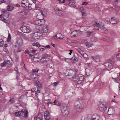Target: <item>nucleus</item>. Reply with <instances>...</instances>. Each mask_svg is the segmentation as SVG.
<instances>
[{
    "instance_id": "nucleus-34",
    "label": "nucleus",
    "mask_w": 120,
    "mask_h": 120,
    "mask_svg": "<svg viewBox=\"0 0 120 120\" xmlns=\"http://www.w3.org/2000/svg\"><path fill=\"white\" fill-rule=\"evenodd\" d=\"M86 46L88 48H90L93 45L92 44H90L89 42L86 43Z\"/></svg>"
},
{
    "instance_id": "nucleus-33",
    "label": "nucleus",
    "mask_w": 120,
    "mask_h": 120,
    "mask_svg": "<svg viewBox=\"0 0 120 120\" xmlns=\"http://www.w3.org/2000/svg\"><path fill=\"white\" fill-rule=\"evenodd\" d=\"M22 40L21 38H19L18 39L17 41V43L20 45L22 43Z\"/></svg>"
},
{
    "instance_id": "nucleus-37",
    "label": "nucleus",
    "mask_w": 120,
    "mask_h": 120,
    "mask_svg": "<svg viewBox=\"0 0 120 120\" xmlns=\"http://www.w3.org/2000/svg\"><path fill=\"white\" fill-rule=\"evenodd\" d=\"M71 60H73V61L74 62H75L78 61L77 59L75 57H73L71 59Z\"/></svg>"
},
{
    "instance_id": "nucleus-10",
    "label": "nucleus",
    "mask_w": 120,
    "mask_h": 120,
    "mask_svg": "<svg viewBox=\"0 0 120 120\" xmlns=\"http://www.w3.org/2000/svg\"><path fill=\"white\" fill-rule=\"evenodd\" d=\"M79 31L78 30H76L73 32H72L70 34V36L72 37H77L78 36V31Z\"/></svg>"
},
{
    "instance_id": "nucleus-25",
    "label": "nucleus",
    "mask_w": 120,
    "mask_h": 120,
    "mask_svg": "<svg viewBox=\"0 0 120 120\" xmlns=\"http://www.w3.org/2000/svg\"><path fill=\"white\" fill-rule=\"evenodd\" d=\"M45 55H44L40 59L41 63L43 64H44L45 63Z\"/></svg>"
},
{
    "instance_id": "nucleus-11",
    "label": "nucleus",
    "mask_w": 120,
    "mask_h": 120,
    "mask_svg": "<svg viewBox=\"0 0 120 120\" xmlns=\"http://www.w3.org/2000/svg\"><path fill=\"white\" fill-rule=\"evenodd\" d=\"M85 79V78L83 76H81L79 78V80L77 81V83L79 84L82 83Z\"/></svg>"
},
{
    "instance_id": "nucleus-45",
    "label": "nucleus",
    "mask_w": 120,
    "mask_h": 120,
    "mask_svg": "<svg viewBox=\"0 0 120 120\" xmlns=\"http://www.w3.org/2000/svg\"><path fill=\"white\" fill-rule=\"evenodd\" d=\"M83 57L85 58H88V55L84 53L82 55Z\"/></svg>"
},
{
    "instance_id": "nucleus-1",
    "label": "nucleus",
    "mask_w": 120,
    "mask_h": 120,
    "mask_svg": "<svg viewBox=\"0 0 120 120\" xmlns=\"http://www.w3.org/2000/svg\"><path fill=\"white\" fill-rule=\"evenodd\" d=\"M14 114L17 116L21 117L24 116L27 117L28 116V111L26 110L23 109L21 111L15 112Z\"/></svg>"
},
{
    "instance_id": "nucleus-16",
    "label": "nucleus",
    "mask_w": 120,
    "mask_h": 120,
    "mask_svg": "<svg viewBox=\"0 0 120 120\" xmlns=\"http://www.w3.org/2000/svg\"><path fill=\"white\" fill-rule=\"evenodd\" d=\"M50 117V113L48 111L45 112V120H49Z\"/></svg>"
},
{
    "instance_id": "nucleus-44",
    "label": "nucleus",
    "mask_w": 120,
    "mask_h": 120,
    "mask_svg": "<svg viewBox=\"0 0 120 120\" xmlns=\"http://www.w3.org/2000/svg\"><path fill=\"white\" fill-rule=\"evenodd\" d=\"M32 4H30L29 2V4L28 6V8L29 9L31 10L32 9Z\"/></svg>"
},
{
    "instance_id": "nucleus-54",
    "label": "nucleus",
    "mask_w": 120,
    "mask_h": 120,
    "mask_svg": "<svg viewBox=\"0 0 120 120\" xmlns=\"http://www.w3.org/2000/svg\"><path fill=\"white\" fill-rule=\"evenodd\" d=\"M64 60L66 62H68V60H71V58H65Z\"/></svg>"
},
{
    "instance_id": "nucleus-26",
    "label": "nucleus",
    "mask_w": 120,
    "mask_h": 120,
    "mask_svg": "<svg viewBox=\"0 0 120 120\" xmlns=\"http://www.w3.org/2000/svg\"><path fill=\"white\" fill-rule=\"evenodd\" d=\"M63 111V112H62V115L64 116H67L69 113L68 110H67L66 111Z\"/></svg>"
},
{
    "instance_id": "nucleus-56",
    "label": "nucleus",
    "mask_w": 120,
    "mask_h": 120,
    "mask_svg": "<svg viewBox=\"0 0 120 120\" xmlns=\"http://www.w3.org/2000/svg\"><path fill=\"white\" fill-rule=\"evenodd\" d=\"M82 4L83 5H86L88 4V3L86 2H83L82 3Z\"/></svg>"
},
{
    "instance_id": "nucleus-4",
    "label": "nucleus",
    "mask_w": 120,
    "mask_h": 120,
    "mask_svg": "<svg viewBox=\"0 0 120 120\" xmlns=\"http://www.w3.org/2000/svg\"><path fill=\"white\" fill-rule=\"evenodd\" d=\"M74 71H71L69 74L67 75L66 76L68 78H72L74 80L76 81L78 79V76L77 75L75 77H74Z\"/></svg>"
},
{
    "instance_id": "nucleus-42",
    "label": "nucleus",
    "mask_w": 120,
    "mask_h": 120,
    "mask_svg": "<svg viewBox=\"0 0 120 120\" xmlns=\"http://www.w3.org/2000/svg\"><path fill=\"white\" fill-rule=\"evenodd\" d=\"M36 84L37 86L39 87H42L41 84L39 82H37Z\"/></svg>"
},
{
    "instance_id": "nucleus-17",
    "label": "nucleus",
    "mask_w": 120,
    "mask_h": 120,
    "mask_svg": "<svg viewBox=\"0 0 120 120\" xmlns=\"http://www.w3.org/2000/svg\"><path fill=\"white\" fill-rule=\"evenodd\" d=\"M92 23L93 25L97 27V30H99L100 29V24L95 21H93Z\"/></svg>"
},
{
    "instance_id": "nucleus-30",
    "label": "nucleus",
    "mask_w": 120,
    "mask_h": 120,
    "mask_svg": "<svg viewBox=\"0 0 120 120\" xmlns=\"http://www.w3.org/2000/svg\"><path fill=\"white\" fill-rule=\"evenodd\" d=\"M46 29V30H45V33H47L45 34V35H48L49 34V33L50 32H49L48 33L49 29V27L48 26H46L45 29Z\"/></svg>"
},
{
    "instance_id": "nucleus-22",
    "label": "nucleus",
    "mask_w": 120,
    "mask_h": 120,
    "mask_svg": "<svg viewBox=\"0 0 120 120\" xmlns=\"http://www.w3.org/2000/svg\"><path fill=\"white\" fill-rule=\"evenodd\" d=\"M67 110H68L67 105H65V106H62L61 109V112H63V111H66Z\"/></svg>"
},
{
    "instance_id": "nucleus-49",
    "label": "nucleus",
    "mask_w": 120,
    "mask_h": 120,
    "mask_svg": "<svg viewBox=\"0 0 120 120\" xmlns=\"http://www.w3.org/2000/svg\"><path fill=\"white\" fill-rule=\"evenodd\" d=\"M101 28L102 29L104 30L105 31L107 30V29L104 26H103L102 27H101Z\"/></svg>"
},
{
    "instance_id": "nucleus-5",
    "label": "nucleus",
    "mask_w": 120,
    "mask_h": 120,
    "mask_svg": "<svg viewBox=\"0 0 120 120\" xmlns=\"http://www.w3.org/2000/svg\"><path fill=\"white\" fill-rule=\"evenodd\" d=\"M29 1L28 0H22L21 2V5L23 8L28 7Z\"/></svg>"
},
{
    "instance_id": "nucleus-48",
    "label": "nucleus",
    "mask_w": 120,
    "mask_h": 120,
    "mask_svg": "<svg viewBox=\"0 0 120 120\" xmlns=\"http://www.w3.org/2000/svg\"><path fill=\"white\" fill-rule=\"evenodd\" d=\"M80 9L81 11V12L82 13L84 12V9L83 7H80Z\"/></svg>"
},
{
    "instance_id": "nucleus-20",
    "label": "nucleus",
    "mask_w": 120,
    "mask_h": 120,
    "mask_svg": "<svg viewBox=\"0 0 120 120\" xmlns=\"http://www.w3.org/2000/svg\"><path fill=\"white\" fill-rule=\"evenodd\" d=\"M7 8L8 11H10L13 10L14 7L13 6H11L10 5H9L7 6Z\"/></svg>"
},
{
    "instance_id": "nucleus-59",
    "label": "nucleus",
    "mask_w": 120,
    "mask_h": 120,
    "mask_svg": "<svg viewBox=\"0 0 120 120\" xmlns=\"http://www.w3.org/2000/svg\"><path fill=\"white\" fill-rule=\"evenodd\" d=\"M4 0H0V4L4 3Z\"/></svg>"
},
{
    "instance_id": "nucleus-31",
    "label": "nucleus",
    "mask_w": 120,
    "mask_h": 120,
    "mask_svg": "<svg viewBox=\"0 0 120 120\" xmlns=\"http://www.w3.org/2000/svg\"><path fill=\"white\" fill-rule=\"evenodd\" d=\"M45 103L47 104L48 106L49 104H51L52 103L51 102V100L49 99L45 100Z\"/></svg>"
},
{
    "instance_id": "nucleus-32",
    "label": "nucleus",
    "mask_w": 120,
    "mask_h": 120,
    "mask_svg": "<svg viewBox=\"0 0 120 120\" xmlns=\"http://www.w3.org/2000/svg\"><path fill=\"white\" fill-rule=\"evenodd\" d=\"M56 35H57V37H58V39H62L64 38V37H61V36H62V35L60 33L57 34Z\"/></svg>"
},
{
    "instance_id": "nucleus-60",
    "label": "nucleus",
    "mask_w": 120,
    "mask_h": 120,
    "mask_svg": "<svg viewBox=\"0 0 120 120\" xmlns=\"http://www.w3.org/2000/svg\"><path fill=\"white\" fill-rule=\"evenodd\" d=\"M70 52L69 53V55H71V54L72 53V52L73 51L72 50H70Z\"/></svg>"
},
{
    "instance_id": "nucleus-35",
    "label": "nucleus",
    "mask_w": 120,
    "mask_h": 120,
    "mask_svg": "<svg viewBox=\"0 0 120 120\" xmlns=\"http://www.w3.org/2000/svg\"><path fill=\"white\" fill-rule=\"evenodd\" d=\"M2 21L5 23H7L8 24H9L10 23V22L8 20H6L5 18H3L2 19Z\"/></svg>"
},
{
    "instance_id": "nucleus-52",
    "label": "nucleus",
    "mask_w": 120,
    "mask_h": 120,
    "mask_svg": "<svg viewBox=\"0 0 120 120\" xmlns=\"http://www.w3.org/2000/svg\"><path fill=\"white\" fill-rule=\"evenodd\" d=\"M79 53L80 54L82 55L84 53V52L81 50H79Z\"/></svg>"
},
{
    "instance_id": "nucleus-50",
    "label": "nucleus",
    "mask_w": 120,
    "mask_h": 120,
    "mask_svg": "<svg viewBox=\"0 0 120 120\" xmlns=\"http://www.w3.org/2000/svg\"><path fill=\"white\" fill-rule=\"evenodd\" d=\"M7 11V10L6 9H3L1 10V12L2 13H5Z\"/></svg>"
},
{
    "instance_id": "nucleus-55",
    "label": "nucleus",
    "mask_w": 120,
    "mask_h": 120,
    "mask_svg": "<svg viewBox=\"0 0 120 120\" xmlns=\"http://www.w3.org/2000/svg\"><path fill=\"white\" fill-rule=\"evenodd\" d=\"M37 51V50H32L31 51V52L34 55V54Z\"/></svg>"
},
{
    "instance_id": "nucleus-6",
    "label": "nucleus",
    "mask_w": 120,
    "mask_h": 120,
    "mask_svg": "<svg viewBox=\"0 0 120 120\" xmlns=\"http://www.w3.org/2000/svg\"><path fill=\"white\" fill-rule=\"evenodd\" d=\"M54 10L55 12L58 15L60 16L63 15V12L61 10L56 8H54Z\"/></svg>"
},
{
    "instance_id": "nucleus-8",
    "label": "nucleus",
    "mask_w": 120,
    "mask_h": 120,
    "mask_svg": "<svg viewBox=\"0 0 120 120\" xmlns=\"http://www.w3.org/2000/svg\"><path fill=\"white\" fill-rule=\"evenodd\" d=\"M20 29L21 31L24 33H28L30 32V30L25 26H22Z\"/></svg>"
},
{
    "instance_id": "nucleus-62",
    "label": "nucleus",
    "mask_w": 120,
    "mask_h": 120,
    "mask_svg": "<svg viewBox=\"0 0 120 120\" xmlns=\"http://www.w3.org/2000/svg\"><path fill=\"white\" fill-rule=\"evenodd\" d=\"M29 54L30 55V56H31V57L32 56L34 55V54H33L32 53H29Z\"/></svg>"
},
{
    "instance_id": "nucleus-36",
    "label": "nucleus",
    "mask_w": 120,
    "mask_h": 120,
    "mask_svg": "<svg viewBox=\"0 0 120 120\" xmlns=\"http://www.w3.org/2000/svg\"><path fill=\"white\" fill-rule=\"evenodd\" d=\"M39 47V48L41 51H44V50L45 48V46H40H40Z\"/></svg>"
},
{
    "instance_id": "nucleus-41",
    "label": "nucleus",
    "mask_w": 120,
    "mask_h": 120,
    "mask_svg": "<svg viewBox=\"0 0 120 120\" xmlns=\"http://www.w3.org/2000/svg\"><path fill=\"white\" fill-rule=\"evenodd\" d=\"M11 39V35L10 33L8 34V38L7 39V41L8 42Z\"/></svg>"
},
{
    "instance_id": "nucleus-39",
    "label": "nucleus",
    "mask_w": 120,
    "mask_h": 120,
    "mask_svg": "<svg viewBox=\"0 0 120 120\" xmlns=\"http://www.w3.org/2000/svg\"><path fill=\"white\" fill-rule=\"evenodd\" d=\"M53 103H54V105L58 106H59L60 105L59 102L58 101H57L56 100H55L54 102Z\"/></svg>"
},
{
    "instance_id": "nucleus-15",
    "label": "nucleus",
    "mask_w": 120,
    "mask_h": 120,
    "mask_svg": "<svg viewBox=\"0 0 120 120\" xmlns=\"http://www.w3.org/2000/svg\"><path fill=\"white\" fill-rule=\"evenodd\" d=\"M29 12V11L27 9H25L22 10L21 14L22 15H27Z\"/></svg>"
},
{
    "instance_id": "nucleus-14",
    "label": "nucleus",
    "mask_w": 120,
    "mask_h": 120,
    "mask_svg": "<svg viewBox=\"0 0 120 120\" xmlns=\"http://www.w3.org/2000/svg\"><path fill=\"white\" fill-rule=\"evenodd\" d=\"M31 77L33 79H38L40 77L39 74H34L31 75Z\"/></svg>"
},
{
    "instance_id": "nucleus-29",
    "label": "nucleus",
    "mask_w": 120,
    "mask_h": 120,
    "mask_svg": "<svg viewBox=\"0 0 120 120\" xmlns=\"http://www.w3.org/2000/svg\"><path fill=\"white\" fill-rule=\"evenodd\" d=\"M45 61L49 60L50 59L49 57H50V56L47 54H45Z\"/></svg>"
},
{
    "instance_id": "nucleus-28",
    "label": "nucleus",
    "mask_w": 120,
    "mask_h": 120,
    "mask_svg": "<svg viewBox=\"0 0 120 120\" xmlns=\"http://www.w3.org/2000/svg\"><path fill=\"white\" fill-rule=\"evenodd\" d=\"M32 45L34 46H36L38 47L40 46L39 44L37 42H35L32 43Z\"/></svg>"
},
{
    "instance_id": "nucleus-7",
    "label": "nucleus",
    "mask_w": 120,
    "mask_h": 120,
    "mask_svg": "<svg viewBox=\"0 0 120 120\" xmlns=\"http://www.w3.org/2000/svg\"><path fill=\"white\" fill-rule=\"evenodd\" d=\"M104 65L105 66L106 68L109 70H110L112 68V65L109 62H106L104 63Z\"/></svg>"
},
{
    "instance_id": "nucleus-63",
    "label": "nucleus",
    "mask_w": 120,
    "mask_h": 120,
    "mask_svg": "<svg viewBox=\"0 0 120 120\" xmlns=\"http://www.w3.org/2000/svg\"><path fill=\"white\" fill-rule=\"evenodd\" d=\"M35 90V89L34 88H32L31 90L32 92H34Z\"/></svg>"
},
{
    "instance_id": "nucleus-12",
    "label": "nucleus",
    "mask_w": 120,
    "mask_h": 120,
    "mask_svg": "<svg viewBox=\"0 0 120 120\" xmlns=\"http://www.w3.org/2000/svg\"><path fill=\"white\" fill-rule=\"evenodd\" d=\"M44 22L45 20L44 19H39L36 21V23L37 25L41 26L42 25V24H41V22Z\"/></svg>"
},
{
    "instance_id": "nucleus-43",
    "label": "nucleus",
    "mask_w": 120,
    "mask_h": 120,
    "mask_svg": "<svg viewBox=\"0 0 120 120\" xmlns=\"http://www.w3.org/2000/svg\"><path fill=\"white\" fill-rule=\"evenodd\" d=\"M87 37H89L90 35H92V33L90 31H88L87 32Z\"/></svg>"
},
{
    "instance_id": "nucleus-46",
    "label": "nucleus",
    "mask_w": 120,
    "mask_h": 120,
    "mask_svg": "<svg viewBox=\"0 0 120 120\" xmlns=\"http://www.w3.org/2000/svg\"><path fill=\"white\" fill-rule=\"evenodd\" d=\"M4 42L2 41H0V46L1 47L2 46L3 44H4Z\"/></svg>"
},
{
    "instance_id": "nucleus-64",
    "label": "nucleus",
    "mask_w": 120,
    "mask_h": 120,
    "mask_svg": "<svg viewBox=\"0 0 120 120\" xmlns=\"http://www.w3.org/2000/svg\"><path fill=\"white\" fill-rule=\"evenodd\" d=\"M25 52L26 53H28V54L29 53H30L29 51L28 50H26L25 51Z\"/></svg>"
},
{
    "instance_id": "nucleus-58",
    "label": "nucleus",
    "mask_w": 120,
    "mask_h": 120,
    "mask_svg": "<svg viewBox=\"0 0 120 120\" xmlns=\"http://www.w3.org/2000/svg\"><path fill=\"white\" fill-rule=\"evenodd\" d=\"M48 48L50 49V47L49 45H47L46 46H45V48Z\"/></svg>"
},
{
    "instance_id": "nucleus-24",
    "label": "nucleus",
    "mask_w": 120,
    "mask_h": 120,
    "mask_svg": "<svg viewBox=\"0 0 120 120\" xmlns=\"http://www.w3.org/2000/svg\"><path fill=\"white\" fill-rule=\"evenodd\" d=\"M9 60H8L7 61H5L2 63L0 64V65L1 67H4L6 66L8 64L7 63V61L9 62Z\"/></svg>"
},
{
    "instance_id": "nucleus-40",
    "label": "nucleus",
    "mask_w": 120,
    "mask_h": 120,
    "mask_svg": "<svg viewBox=\"0 0 120 120\" xmlns=\"http://www.w3.org/2000/svg\"><path fill=\"white\" fill-rule=\"evenodd\" d=\"M20 105V104L19 103H16L14 105L17 108H19Z\"/></svg>"
},
{
    "instance_id": "nucleus-27",
    "label": "nucleus",
    "mask_w": 120,
    "mask_h": 120,
    "mask_svg": "<svg viewBox=\"0 0 120 120\" xmlns=\"http://www.w3.org/2000/svg\"><path fill=\"white\" fill-rule=\"evenodd\" d=\"M86 74L87 76H89L90 75V71L88 69H86L85 70Z\"/></svg>"
},
{
    "instance_id": "nucleus-9",
    "label": "nucleus",
    "mask_w": 120,
    "mask_h": 120,
    "mask_svg": "<svg viewBox=\"0 0 120 120\" xmlns=\"http://www.w3.org/2000/svg\"><path fill=\"white\" fill-rule=\"evenodd\" d=\"M32 39L34 41L35 40L39 38V36L38 35L37 33H35L32 34Z\"/></svg>"
},
{
    "instance_id": "nucleus-61",
    "label": "nucleus",
    "mask_w": 120,
    "mask_h": 120,
    "mask_svg": "<svg viewBox=\"0 0 120 120\" xmlns=\"http://www.w3.org/2000/svg\"><path fill=\"white\" fill-rule=\"evenodd\" d=\"M81 120H86V119L84 117H82L81 119Z\"/></svg>"
},
{
    "instance_id": "nucleus-2",
    "label": "nucleus",
    "mask_w": 120,
    "mask_h": 120,
    "mask_svg": "<svg viewBox=\"0 0 120 120\" xmlns=\"http://www.w3.org/2000/svg\"><path fill=\"white\" fill-rule=\"evenodd\" d=\"M83 107V105L79 101H77L75 103L74 110L76 112H81Z\"/></svg>"
},
{
    "instance_id": "nucleus-38",
    "label": "nucleus",
    "mask_w": 120,
    "mask_h": 120,
    "mask_svg": "<svg viewBox=\"0 0 120 120\" xmlns=\"http://www.w3.org/2000/svg\"><path fill=\"white\" fill-rule=\"evenodd\" d=\"M9 102L10 103V104H12L14 103L15 102L14 98H12V99H10L9 101Z\"/></svg>"
},
{
    "instance_id": "nucleus-57",
    "label": "nucleus",
    "mask_w": 120,
    "mask_h": 120,
    "mask_svg": "<svg viewBox=\"0 0 120 120\" xmlns=\"http://www.w3.org/2000/svg\"><path fill=\"white\" fill-rule=\"evenodd\" d=\"M59 83V82H55L53 83V84L55 86H56Z\"/></svg>"
},
{
    "instance_id": "nucleus-47",
    "label": "nucleus",
    "mask_w": 120,
    "mask_h": 120,
    "mask_svg": "<svg viewBox=\"0 0 120 120\" xmlns=\"http://www.w3.org/2000/svg\"><path fill=\"white\" fill-rule=\"evenodd\" d=\"M32 71L34 72H38L39 71V70L38 69L36 68L35 69H33Z\"/></svg>"
},
{
    "instance_id": "nucleus-53",
    "label": "nucleus",
    "mask_w": 120,
    "mask_h": 120,
    "mask_svg": "<svg viewBox=\"0 0 120 120\" xmlns=\"http://www.w3.org/2000/svg\"><path fill=\"white\" fill-rule=\"evenodd\" d=\"M116 57L118 59L120 60V53L117 54Z\"/></svg>"
},
{
    "instance_id": "nucleus-23",
    "label": "nucleus",
    "mask_w": 120,
    "mask_h": 120,
    "mask_svg": "<svg viewBox=\"0 0 120 120\" xmlns=\"http://www.w3.org/2000/svg\"><path fill=\"white\" fill-rule=\"evenodd\" d=\"M109 21L112 24H117L116 20L114 19V17L111 18V19Z\"/></svg>"
},
{
    "instance_id": "nucleus-18",
    "label": "nucleus",
    "mask_w": 120,
    "mask_h": 120,
    "mask_svg": "<svg viewBox=\"0 0 120 120\" xmlns=\"http://www.w3.org/2000/svg\"><path fill=\"white\" fill-rule=\"evenodd\" d=\"M42 116L41 114H39L37 117L34 118V120H42Z\"/></svg>"
},
{
    "instance_id": "nucleus-19",
    "label": "nucleus",
    "mask_w": 120,
    "mask_h": 120,
    "mask_svg": "<svg viewBox=\"0 0 120 120\" xmlns=\"http://www.w3.org/2000/svg\"><path fill=\"white\" fill-rule=\"evenodd\" d=\"M115 113L114 109L112 108H109L108 109V113L109 115L113 114Z\"/></svg>"
},
{
    "instance_id": "nucleus-13",
    "label": "nucleus",
    "mask_w": 120,
    "mask_h": 120,
    "mask_svg": "<svg viewBox=\"0 0 120 120\" xmlns=\"http://www.w3.org/2000/svg\"><path fill=\"white\" fill-rule=\"evenodd\" d=\"M91 57L96 62H100V58L99 56H91Z\"/></svg>"
},
{
    "instance_id": "nucleus-3",
    "label": "nucleus",
    "mask_w": 120,
    "mask_h": 120,
    "mask_svg": "<svg viewBox=\"0 0 120 120\" xmlns=\"http://www.w3.org/2000/svg\"><path fill=\"white\" fill-rule=\"evenodd\" d=\"M106 103L104 102L100 101L99 102V110L103 112H104L107 109Z\"/></svg>"
},
{
    "instance_id": "nucleus-51",
    "label": "nucleus",
    "mask_w": 120,
    "mask_h": 120,
    "mask_svg": "<svg viewBox=\"0 0 120 120\" xmlns=\"http://www.w3.org/2000/svg\"><path fill=\"white\" fill-rule=\"evenodd\" d=\"M82 17H85L86 15V14L85 12H83L82 13Z\"/></svg>"
},
{
    "instance_id": "nucleus-21",
    "label": "nucleus",
    "mask_w": 120,
    "mask_h": 120,
    "mask_svg": "<svg viewBox=\"0 0 120 120\" xmlns=\"http://www.w3.org/2000/svg\"><path fill=\"white\" fill-rule=\"evenodd\" d=\"M92 120H95L96 119L98 120L99 119V116L97 114H94L92 116Z\"/></svg>"
}]
</instances>
